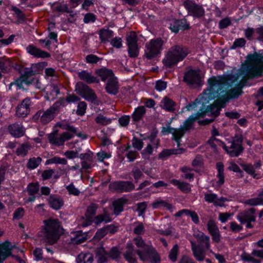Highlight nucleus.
<instances>
[{"mask_svg": "<svg viewBox=\"0 0 263 263\" xmlns=\"http://www.w3.org/2000/svg\"><path fill=\"white\" fill-rule=\"evenodd\" d=\"M247 59L248 65L242 64L237 73L209 78L208 87L201 94L204 101L219 97L221 103L226 104L242 93V88L248 79L260 76L263 72V54H249Z\"/></svg>", "mask_w": 263, "mask_h": 263, "instance_id": "f257e3e1", "label": "nucleus"}, {"mask_svg": "<svg viewBox=\"0 0 263 263\" xmlns=\"http://www.w3.org/2000/svg\"><path fill=\"white\" fill-rule=\"evenodd\" d=\"M133 241L139 248L136 250L140 260L151 263H160V257L152 245L146 244L142 238L139 236L134 238Z\"/></svg>", "mask_w": 263, "mask_h": 263, "instance_id": "f03ea898", "label": "nucleus"}, {"mask_svg": "<svg viewBox=\"0 0 263 263\" xmlns=\"http://www.w3.org/2000/svg\"><path fill=\"white\" fill-rule=\"evenodd\" d=\"M44 226L40 235L49 244L55 243L59 238L61 226L58 219L50 218L44 221Z\"/></svg>", "mask_w": 263, "mask_h": 263, "instance_id": "7ed1b4c3", "label": "nucleus"}, {"mask_svg": "<svg viewBox=\"0 0 263 263\" xmlns=\"http://www.w3.org/2000/svg\"><path fill=\"white\" fill-rule=\"evenodd\" d=\"M187 49L182 46L174 45L168 49L162 60L163 64L171 67L182 61L187 55Z\"/></svg>", "mask_w": 263, "mask_h": 263, "instance_id": "20e7f679", "label": "nucleus"}, {"mask_svg": "<svg viewBox=\"0 0 263 263\" xmlns=\"http://www.w3.org/2000/svg\"><path fill=\"white\" fill-rule=\"evenodd\" d=\"M202 117L203 114L197 112L190 116L183 122L182 125H180L179 128H168V133L173 135V139L176 142L178 146H180V139L186 132L192 128L194 122L196 120Z\"/></svg>", "mask_w": 263, "mask_h": 263, "instance_id": "39448f33", "label": "nucleus"}, {"mask_svg": "<svg viewBox=\"0 0 263 263\" xmlns=\"http://www.w3.org/2000/svg\"><path fill=\"white\" fill-rule=\"evenodd\" d=\"M61 103L56 102L52 106L46 110H40L33 116V119L39 121L43 124H46L51 121L58 114L59 107Z\"/></svg>", "mask_w": 263, "mask_h": 263, "instance_id": "423d86ee", "label": "nucleus"}, {"mask_svg": "<svg viewBox=\"0 0 263 263\" xmlns=\"http://www.w3.org/2000/svg\"><path fill=\"white\" fill-rule=\"evenodd\" d=\"M164 41L160 37L151 40L145 45L144 57L148 60H152L159 56L163 50Z\"/></svg>", "mask_w": 263, "mask_h": 263, "instance_id": "0eeeda50", "label": "nucleus"}, {"mask_svg": "<svg viewBox=\"0 0 263 263\" xmlns=\"http://www.w3.org/2000/svg\"><path fill=\"white\" fill-rule=\"evenodd\" d=\"M220 101L221 99L218 97V99L214 102V104L208 106L204 111H203L202 109H200L199 111L200 113L203 114V117L206 115H210L213 117L212 119L205 120L204 121L205 124L212 122L214 118L219 115L220 108L224 106L225 104L223 103L222 104Z\"/></svg>", "mask_w": 263, "mask_h": 263, "instance_id": "6e6552de", "label": "nucleus"}, {"mask_svg": "<svg viewBox=\"0 0 263 263\" xmlns=\"http://www.w3.org/2000/svg\"><path fill=\"white\" fill-rule=\"evenodd\" d=\"M242 142V138L236 136L232 141L228 142L229 145H226V148L224 149L231 157H237L243 151Z\"/></svg>", "mask_w": 263, "mask_h": 263, "instance_id": "1a4fd4ad", "label": "nucleus"}, {"mask_svg": "<svg viewBox=\"0 0 263 263\" xmlns=\"http://www.w3.org/2000/svg\"><path fill=\"white\" fill-rule=\"evenodd\" d=\"M183 5L190 15L199 18L204 15L205 11L202 6L195 3L192 0H184Z\"/></svg>", "mask_w": 263, "mask_h": 263, "instance_id": "9d476101", "label": "nucleus"}, {"mask_svg": "<svg viewBox=\"0 0 263 263\" xmlns=\"http://www.w3.org/2000/svg\"><path fill=\"white\" fill-rule=\"evenodd\" d=\"M73 137V134L68 132H64L59 135L58 130H55L48 135V139L51 144L60 146L63 145L66 141L71 139Z\"/></svg>", "mask_w": 263, "mask_h": 263, "instance_id": "9b49d317", "label": "nucleus"}, {"mask_svg": "<svg viewBox=\"0 0 263 263\" xmlns=\"http://www.w3.org/2000/svg\"><path fill=\"white\" fill-rule=\"evenodd\" d=\"M255 212L254 208L245 210L237 214V219L241 224H246L247 228H252L253 226L251 222L255 221Z\"/></svg>", "mask_w": 263, "mask_h": 263, "instance_id": "f8f14e48", "label": "nucleus"}, {"mask_svg": "<svg viewBox=\"0 0 263 263\" xmlns=\"http://www.w3.org/2000/svg\"><path fill=\"white\" fill-rule=\"evenodd\" d=\"M98 205L94 203H91L88 207L83 217L81 224L83 227H86L91 224L93 222V217L96 213Z\"/></svg>", "mask_w": 263, "mask_h": 263, "instance_id": "ddd939ff", "label": "nucleus"}, {"mask_svg": "<svg viewBox=\"0 0 263 263\" xmlns=\"http://www.w3.org/2000/svg\"><path fill=\"white\" fill-rule=\"evenodd\" d=\"M200 76L198 70L190 69L186 71L183 78L184 81L189 85H198L200 83Z\"/></svg>", "mask_w": 263, "mask_h": 263, "instance_id": "4468645a", "label": "nucleus"}, {"mask_svg": "<svg viewBox=\"0 0 263 263\" xmlns=\"http://www.w3.org/2000/svg\"><path fill=\"white\" fill-rule=\"evenodd\" d=\"M31 105V102L29 98L24 99L21 104H18L16 110V114L19 117H25L30 112V106Z\"/></svg>", "mask_w": 263, "mask_h": 263, "instance_id": "2eb2a0df", "label": "nucleus"}, {"mask_svg": "<svg viewBox=\"0 0 263 263\" xmlns=\"http://www.w3.org/2000/svg\"><path fill=\"white\" fill-rule=\"evenodd\" d=\"M9 133L15 138H20L25 134V128L20 122H15L8 126Z\"/></svg>", "mask_w": 263, "mask_h": 263, "instance_id": "dca6fc26", "label": "nucleus"}, {"mask_svg": "<svg viewBox=\"0 0 263 263\" xmlns=\"http://www.w3.org/2000/svg\"><path fill=\"white\" fill-rule=\"evenodd\" d=\"M207 228L209 233L212 237L213 240L217 243L219 242L221 236L219 229L213 220L210 219L208 221L207 223Z\"/></svg>", "mask_w": 263, "mask_h": 263, "instance_id": "f3484780", "label": "nucleus"}, {"mask_svg": "<svg viewBox=\"0 0 263 263\" xmlns=\"http://www.w3.org/2000/svg\"><path fill=\"white\" fill-rule=\"evenodd\" d=\"M204 200L208 203H213L215 206H223L226 201L228 200L224 197L218 198L215 194H204Z\"/></svg>", "mask_w": 263, "mask_h": 263, "instance_id": "a211bd4d", "label": "nucleus"}, {"mask_svg": "<svg viewBox=\"0 0 263 263\" xmlns=\"http://www.w3.org/2000/svg\"><path fill=\"white\" fill-rule=\"evenodd\" d=\"M191 249L193 251V255L196 259L199 261L204 260L205 258V252L204 249L197 246L194 241H191Z\"/></svg>", "mask_w": 263, "mask_h": 263, "instance_id": "6ab92c4d", "label": "nucleus"}, {"mask_svg": "<svg viewBox=\"0 0 263 263\" xmlns=\"http://www.w3.org/2000/svg\"><path fill=\"white\" fill-rule=\"evenodd\" d=\"M26 49L29 53L37 58H46L50 57L49 53L42 51L32 45H29Z\"/></svg>", "mask_w": 263, "mask_h": 263, "instance_id": "aec40b11", "label": "nucleus"}, {"mask_svg": "<svg viewBox=\"0 0 263 263\" xmlns=\"http://www.w3.org/2000/svg\"><path fill=\"white\" fill-rule=\"evenodd\" d=\"M39 191V185L38 183H30L27 187V192L29 197L26 200V202H33L35 199V195Z\"/></svg>", "mask_w": 263, "mask_h": 263, "instance_id": "412c9836", "label": "nucleus"}, {"mask_svg": "<svg viewBox=\"0 0 263 263\" xmlns=\"http://www.w3.org/2000/svg\"><path fill=\"white\" fill-rule=\"evenodd\" d=\"M105 89L109 94L115 95L118 92V83L115 77L107 82Z\"/></svg>", "mask_w": 263, "mask_h": 263, "instance_id": "4be33fe9", "label": "nucleus"}, {"mask_svg": "<svg viewBox=\"0 0 263 263\" xmlns=\"http://www.w3.org/2000/svg\"><path fill=\"white\" fill-rule=\"evenodd\" d=\"M48 201L50 207L55 210L61 209L64 204V201L61 197L54 195H51Z\"/></svg>", "mask_w": 263, "mask_h": 263, "instance_id": "5701e85b", "label": "nucleus"}, {"mask_svg": "<svg viewBox=\"0 0 263 263\" xmlns=\"http://www.w3.org/2000/svg\"><path fill=\"white\" fill-rule=\"evenodd\" d=\"M78 75L81 80L85 81L87 83L91 84L99 82V80L97 78L86 70L79 72Z\"/></svg>", "mask_w": 263, "mask_h": 263, "instance_id": "b1692460", "label": "nucleus"}, {"mask_svg": "<svg viewBox=\"0 0 263 263\" xmlns=\"http://www.w3.org/2000/svg\"><path fill=\"white\" fill-rule=\"evenodd\" d=\"M176 105L175 102L167 97H165L160 102L161 108L170 112H173L175 110Z\"/></svg>", "mask_w": 263, "mask_h": 263, "instance_id": "393cba45", "label": "nucleus"}, {"mask_svg": "<svg viewBox=\"0 0 263 263\" xmlns=\"http://www.w3.org/2000/svg\"><path fill=\"white\" fill-rule=\"evenodd\" d=\"M96 73L101 78L102 81L107 80V82L115 77L111 70L106 68H101L96 70Z\"/></svg>", "mask_w": 263, "mask_h": 263, "instance_id": "a878e982", "label": "nucleus"}, {"mask_svg": "<svg viewBox=\"0 0 263 263\" xmlns=\"http://www.w3.org/2000/svg\"><path fill=\"white\" fill-rule=\"evenodd\" d=\"M187 28L188 25L185 20H176L170 26V29L175 33H177L179 30H185Z\"/></svg>", "mask_w": 263, "mask_h": 263, "instance_id": "bb28decb", "label": "nucleus"}, {"mask_svg": "<svg viewBox=\"0 0 263 263\" xmlns=\"http://www.w3.org/2000/svg\"><path fill=\"white\" fill-rule=\"evenodd\" d=\"M173 185L178 187V188L184 193H188L191 190V187L189 183L185 182H181L177 179H172L170 181Z\"/></svg>", "mask_w": 263, "mask_h": 263, "instance_id": "cd10ccee", "label": "nucleus"}, {"mask_svg": "<svg viewBox=\"0 0 263 263\" xmlns=\"http://www.w3.org/2000/svg\"><path fill=\"white\" fill-rule=\"evenodd\" d=\"M145 108L143 106L136 108L132 116L133 121L136 123L142 120L145 114Z\"/></svg>", "mask_w": 263, "mask_h": 263, "instance_id": "c85d7f7f", "label": "nucleus"}, {"mask_svg": "<svg viewBox=\"0 0 263 263\" xmlns=\"http://www.w3.org/2000/svg\"><path fill=\"white\" fill-rule=\"evenodd\" d=\"M76 260L77 263H92L93 256L89 252H82L78 255Z\"/></svg>", "mask_w": 263, "mask_h": 263, "instance_id": "c756f323", "label": "nucleus"}, {"mask_svg": "<svg viewBox=\"0 0 263 263\" xmlns=\"http://www.w3.org/2000/svg\"><path fill=\"white\" fill-rule=\"evenodd\" d=\"M99 34L101 41L105 42L109 41V39L113 37L114 32L109 28H104L99 31Z\"/></svg>", "mask_w": 263, "mask_h": 263, "instance_id": "7c9ffc66", "label": "nucleus"}, {"mask_svg": "<svg viewBox=\"0 0 263 263\" xmlns=\"http://www.w3.org/2000/svg\"><path fill=\"white\" fill-rule=\"evenodd\" d=\"M152 207L154 209L165 208L166 209L170 210L171 212L173 211V205L168 203L167 201L163 200H157L152 204Z\"/></svg>", "mask_w": 263, "mask_h": 263, "instance_id": "2f4dec72", "label": "nucleus"}, {"mask_svg": "<svg viewBox=\"0 0 263 263\" xmlns=\"http://www.w3.org/2000/svg\"><path fill=\"white\" fill-rule=\"evenodd\" d=\"M126 201V199L119 198L113 202L112 205L114 208L115 214L118 215L123 210V206Z\"/></svg>", "mask_w": 263, "mask_h": 263, "instance_id": "473e14b6", "label": "nucleus"}, {"mask_svg": "<svg viewBox=\"0 0 263 263\" xmlns=\"http://www.w3.org/2000/svg\"><path fill=\"white\" fill-rule=\"evenodd\" d=\"M181 151V149H176L174 148L166 149L163 150L159 154L158 158L162 160H165L171 155L182 153Z\"/></svg>", "mask_w": 263, "mask_h": 263, "instance_id": "72a5a7b5", "label": "nucleus"}, {"mask_svg": "<svg viewBox=\"0 0 263 263\" xmlns=\"http://www.w3.org/2000/svg\"><path fill=\"white\" fill-rule=\"evenodd\" d=\"M90 88L83 82H80L76 85V91L83 97L90 90Z\"/></svg>", "mask_w": 263, "mask_h": 263, "instance_id": "f704fd0d", "label": "nucleus"}, {"mask_svg": "<svg viewBox=\"0 0 263 263\" xmlns=\"http://www.w3.org/2000/svg\"><path fill=\"white\" fill-rule=\"evenodd\" d=\"M87 239V233H82L81 231H78L76 232V237L72 239V242L77 244H80L84 242Z\"/></svg>", "mask_w": 263, "mask_h": 263, "instance_id": "c9c22d12", "label": "nucleus"}, {"mask_svg": "<svg viewBox=\"0 0 263 263\" xmlns=\"http://www.w3.org/2000/svg\"><path fill=\"white\" fill-rule=\"evenodd\" d=\"M217 168L218 170L217 178H218L217 184L218 186H221L224 182L223 164L221 163H217Z\"/></svg>", "mask_w": 263, "mask_h": 263, "instance_id": "e433bc0d", "label": "nucleus"}, {"mask_svg": "<svg viewBox=\"0 0 263 263\" xmlns=\"http://www.w3.org/2000/svg\"><path fill=\"white\" fill-rule=\"evenodd\" d=\"M136 254H137L136 250L133 251L131 250L130 251H126L123 253V256L128 263H138Z\"/></svg>", "mask_w": 263, "mask_h": 263, "instance_id": "4c0bfd02", "label": "nucleus"}, {"mask_svg": "<svg viewBox=\"0 0 263 263\" xmlns=\"http://www.w3.org/2000/svg\"><path fill=\"white\" fill-rule=\"evenodd\" d=\"M30 148L31 146L28 143H23L17 148L16 154L18 156L24 157L27 155Z\"/></svg>", "mask_w": 263, "mask_h": 263, "instance_id": "58836bf2", "label": "nucleus"}, {"mask_svg": "<svg viewBox=\"0 0 263 263\" xmlns=\"http://www.w3.org/2000/svg\"><path fill=\"white\" fill-rule=\"evenodd\" d=\"M111 218L105 211L102 214H100L97 216L95 218H93V221L97 224H99L103 221L105 222H109L111 221Z\"/></svg>", "mask_w": 263, "mask_h": 263, "instance_id": "ea45409f", "label": "nucleus"}, {"mask_svg": "<svg viewBox=\"0 0 263 263\" xmlns=\"http://www.w3.org/2000/svg\"><path fill=\"white\" fill-rule=\"evenodd\" d=\"M42 162V158L40 157H33L30 158L27 164V167L31 170L36 168Z\"/></svg>", "mask_w": 263, "mask_h": 263, "instance_id": "a19ab883", "label": "nucleus"}, {"mask_svg": "<svg viewBox=\"0 0 263 263\" xmlns=\"http://www.w3.org/2000/svg\"><path fill=\"white\" fill-rule=\"evenodd\" d=\"M121 193L128 192L133 191L135 188L134 184L130 181H121Z\"/></svg>", "mask_w": 263, "mask_h": 263, "instance_id": "79ce46f5", "label": "nucleus"}, {"mask_svg": "<svg viewBox=\"0 0 263 263\" xmlns=\"http://www.w3.org/2000/svg\"><path fill=\"white\" fill-rule=\"evenodd\" d=\"M67 161L65 158H60L58 156L53 157L50 159H48L46 161V164H60L63 165H66Z\"/></svg>", "mask_w": 263, "mask_h": 263, "instance_id": "37998d69", "label": "nucleus"}, {"mask_svg": "<svg viewBox=\"0 0 263 263\" xmlns=\"http://www.w3.org/2000/svg\"><path fill=\"white\" fill-rule=\"evenodd\" d=\"M154 147L151 144H148L141 152L142 157L144 159H149L150 156L153 155Z\"/></svg>", "mask_w": 263, "mask_h": 263, "instance_id": "c03bdc74", "label": "nucleus"}, {"mask_svg": "<svg viewBox=\"0 0 263 263\" xmlns=\"http://www.w3.org/2000/svg\"><path fill=\"white\" fill-rule=\"evenodd\" d=\"M126 41L127 46L137 45V36L135 32H130L127 34Z\"/></svg>", "mask_w": 263, "mask_h": 263, "instance_id": "a18cd8bd", "label": "nucleus"}, {"mask_svg": "<svg viewBox=\"0 0 263 263\" xmlns=\"http://www.w3.org/2000/svg\"><path fill=\"white\" fill-rule=\"evenodd\" d=\"M11 255V250L3 247L0 250V263H3Z\"/></svg>", "mask_w": 263, "mask_h": 263, "instance_id": "49530a36", "label": "nucleus"}, {"mask_svg": "<svg viewBox=\"0 0 263 263\" xmlns=\"http://www.w3.org/2000/svg\"><path fill=\"white\" fill-rule=\"evenodd\" d=\"M83 97L85 100L95 104H97L98 101L97 97L95 92L91 88Z\"/></svg>", "mask_w": 263, "mask_h": 263, "instance_id": "de8ad7c7", "label": "nucleus"}, {"mask_svg": "<svg viewBox=\"0 0 263 263\" xmlns=\"http://www.w3.org/2000/svg\"><path fill=\"white\" fill-rule=\"evenodd\" d=\"M107 234V229L105 228H101L97 231L93 238V241H99L103 238Z\"/></svg>", "mask_w": 263, "mask_h": 263, "instance_id": "09e8293b", "label": "nucleus"}, {"mask_svg": "<svg viewBox=\"0 0 263 263\" xmlns=\"http://www.w3.org/2000/svg\"><path fill=\"white\" fill-rule=\"evenodd\" d=\"M35 73V72L33 70L31 67L26 68L24 69L23 73L21 75V79H23L24 81L27 82L28 79L34 76Z\"/></svg>", "mask_w": 263, "mask_h": 263, "instance_id": "8fccbe9b", "label": "nucleus"}, {"mask_svg": "<svg viewBox=\"0 0 263 263\" xmlns=\"http://www.w3.org/2000/svg\"><path fill=\"white\" fill-rule=\"evenodd\" d=\"M251 254L244 253L241 255L242 259L247 262L251 263H260V260L254 258Z\"/></svg>", "mask_w": 263, "mask_h": 263, "instance_id": "3c124183", "label": "nucleus"}, {"mask_svg": "<svg viewBox=\"0 0 263 263\" xmlns=\"http://www.w3.org/2000/svg\"><path fill=\"white\" fill-rule=\"evenodd\" d=\"M245 204L250 205H257L259 204H263V198L257 197L247 200L245 202Z\"/></svg>", "mask_w": 263, "mask_h": 263, "instance_id": "603ef678", "label": "nucleus"}, {"mask_svg": "<svg viewBox=\"0 0 263 263\" xmlns=\"http://www.w3.org/2000/svg\"><path fill=\"white\" fill-rule=\"evenodd\" d=\"M96 122L99 124L102 125H106L111 123V120L108 119L101 115H99L95 119Z\"/></svg>", "mask_w": 263, "mask_h": 263, "instance_id": "864d4df0", "label": "nucleus"}, {"mask_svg": "<svg viewBox=\"0 0 263 263\" xmlns=\"http://www.w3.org/2000/svg\"><path fill=\"white\" fill-rule=\"evenodd\" d=\"M128 52L130 57L135 58L139 54V49L138 45L128 46Z\"/></svg>", "mask_w": 263, "mask_h": 263, "instance_id": "5fc2aeb1", "label": "nucleus"}, {"mask_svg": "<svg viewBox=\"0 0 263 263\" xmlns=\"http://www.w3.org/2000/svg\"><path fill=\"white\" fill-rule=\"evenodd\" d=\"M178 253V246L177 245L174 246L173 248L170 251L169 254V258L173 262L177 260V255Z\"/></svg>", "mask_w": 263, "mask_h": 263, "instance_id": "6e6d98bb", "label": "nucleus"}, {"mask_svg": "<svg viewBox=\"0 0 263 263\" xmlns=\"http://www.w3.org/2000/svg\"><path fill=\"white\" fill-rule=\"evenodd\" d=\"M109 189L112 192L121 193V181H115L110 183Z\"/></svg>", "mask_w": 263, "mask_h": 263, "instance_id": "4d7b16f0", "label": "nucleus"}, {"mask_svg": "<svg viewBox=\"0 0 263 263\" xmlns=\"http://www.w3.org/2000/svg\"><path fill=\"white\" fill-rule=\"evenodd\" d=\"M132 146L135 148H136L138 151L142 149L143 146V142L141 139H139L137 138L134 137L132 141Z\"/></svg>", "mask_w": 263, "mask_h": 263, "instance_id": "13d9d810", "label": "nucleus"}, {"mask_svg": "<svg viewBox=\"0 0 263 263\" xmlns=\"http://www.w3.org/2000/svg\"><path fill=\"white\" fill-rule=\"evenodd\" d=\"M87 104L85 102H80L78 104V108L77 110V114L78 115L82 116L84 115L86 112Z\"/></svg>", "mask_w": 263, "mask_h": 263, "instance_id": "bf43d9fd", "label": "nucleus"}, {"mask_svg": "<svg viewBox=\"0 0 263 263\" xmlns=\"http://www.w3.org/2000/svg\"><path fill=\"white\" fill-rule=\"evenodd\" d=\"M120 251L116 247L112 248L109 253H108V256L111 257L114 259H117L120 255Z\"/></svg>", "mask_w": 263, "mask_h": 263, "instance_id": "052dcab7", "label": "nucleus"}, {"mask_svg": "<svg viewBox=\"0 0 263 263\" xmlns=\"http://www.w3.org/2000/svg\"><path fill=\"white\" fill-rule=\"evenodd\" d=\"M66 189L70 195L78 196L80 193V191L75 187L73 183L66 186Z\"/></svg>", "mask_w": 263, "mask_h": 263, "instance_id": "680f3d73", "label": "nucleus"}, {"mask_svg": "<svg viewBox=\"0 0 263 263\" xmlns=\"http://www.w3.org/2000/svg\"><path fill=\"white\" fill-rule=\"evenodd\" d=\"M130 148V145H128L126 148V151H128V153L126 154V157L129 161H133L136 159L138 153L136 151H130L129 149Z\"/></svg>", "mask_w": 263, "mask_h": 263, "instance_id": "e2e57ef3", "label": "nucleus"}, {"mask_svg": "<svg viewBox=\"0 0 263 263\" xmlns=\"http://www.w3.org/2000/svg\"><path fill=\"white\" fill-rule=\"evenodd\" d=\"M86 62L89 64H96L98 61L101 60V59L98 57L97 55L92 54H90L86 57Z\"/></svg>", "mask_w": 263, "mask_h": 263, "instance_id": "0e129e2a", "label": "nucleus"}, {"mask_svg": "<svg viewBox=\"0 0 263 263\" xmlns=\"http://www.w3.org/2000/svg\"><path fill=\"white\" fill-rule=\"evenodd\" d=\"M27 82L26 81H24L23 79L16 80L9 84V89L11 90L14 85L16 86L17 88L20 89L23 87V83H27Z\"/></svg>", "mask_w": 263, "mask_h": 263, "instance_id": "69168bd1", "label": "nucleus"}, {"mask_svg": "<svg viewBox=\"0 0 263 263\" xmlns=\"http://www.w3.org/2000/svg\"><path fill=\"white\" fill-rule=\"evenodd\" d=\"M243 169L248 174L253 176L254 178L256 177V175L255 174V166L251 164H244L242 165Z\"/></svg>", "mask_w": 263, "mask_h": 263, "instance_id": "338daca9", "label": "nucleus"}, {"mask_svg": "<svg viewBox=\"0 0 263 263\" xmlns=\"http://www.w3.org/2000/svg\"><path fill=\"white\" fill-rule=\"evenodd\" d=\"M96 20V16L95 14L91 13H88L84 16L83 21L85 23H93Z\"/></svg>", "mask_w": 263, "mask_h": 263, "instance_id": "774afa93", "label": "nucleus"}]
</instances>
